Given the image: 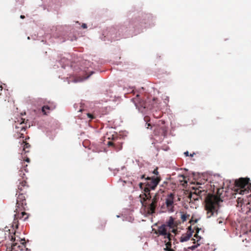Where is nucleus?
I'll return each mask as SVG.
<instances>
[{
  "mask_svg": "<svg viewBox=\"0 0 251 251\" xmlns=\"http://www.w3.org/2000/svg\"><path fill=\"white\" fill-rule=\"evenodd\" d=\"M174 197L175 194L173 193H170L167 195L165 203L167 207H169L172 206L174 204Z\"/></svg>",
  "mask_w": 251,
  "mask_h": 251,
  "instance_id": "f8f14e48",
  "label": "nucleus"
},
{
  "mask_svg": "<svg viewBox=\"0 0 251 251\" xmlns=\"http://www.w3.org/2000/svg\"><path fill=\"white\" fill-rule=\"evenodd\" d=\"M112 110V108L106 103L104 104L99 103L96 105L93 113L87 112L86 113L88 118L90 120H93L97 117H100L102 115L108 114Z\"/></svg>",
  "mask_w": 251,
  "mask_h": 251,
  "instance_id": "7ed1b4c3",
  "label": "nucleus"
},
{
  "mask_svg": "<svg viewBox=\"0 0 251 251\" xmlns=\"http://www.w3.org/2000/svg\"><path fill=\"white\" fill-rule=\"evenodd\" d=\"M90 75H88V76H87V78H89V77H90Z\"/></svg>",
  "mask_w": 251,
  "mask_h": 251,
  "instance_id": "338daca9",
  "label": "nucleus"
},
{
  "mask_svg": "<svg viewBox=\"0 0 251 251\" xmlns=\"http://www.w3.org/2000/svg\"><path fill=\"white\" fill-rule=\"evenodd\" d=\"M81 27L83 29H86L87 28V25L85 23H83L81 25Z\"/></svg>",
  "mask_w": 251,
  "mask_h": 251,
  "instance_id": "72a5a7b5",
  "label": "nucleus"
},
{
  "mask_svg": "<svg viewBox=\"0 0 251 251\" xmlns=\"http://www.w3.org/2000/svg\"><path fill=\"white\" fill-rule=\"evenodd\" d=\"M90 72H91L90 75H92L94 73L93 71H91Z\"/></svg>",
  "mask_w": 251,
  "mask_h": 251,
  "instance_id": "864d4df0",
  "label": "nucleus"
},
{
  "mask_svg": "<svg viewBox=\"0 0 251 251\" xmlns=\"http://www.w3.org/2000/svg\"><path fill=\"white\" fill-rule=\"evenodd\" d=\"M26 251H30V249H28L26 248Z\"/></svg>",
  "mask_w": 251,
  "mask_h": 251,
  "instance_id": "5fc2aeb1",
  "label": "nucleus"
},
{
  "mask_svg": "<svg viewBox=\"0 0 251 251\" xmlns=\"http://www.w3.org/2000/svg\"><path fill=\"white\" fill-rule=\"evenodd\" d=\"M152 173L154 175H155L157 176L158 175V174H159V172L158 171V168H156L155 169L153 170V171H152Z\"/></svg>",
  "mask_w": 251,
  "mask_h": 251,
  "instance_id": "cd10ccee",
  "label": "nucleus"
},
{
  "mask_svg": "<svg viewBox=\"0 0 251 251\" xmlns=\"http://www.w3.org/2000/svg\"><path fill=\"white\" fill-rule=\"evenodd\" d=\"M117 218H119V217H120V216H119V215H117Z\"/></svg>",
  "mask_w": 251,
  "mask_h": 251,
  "instance_id": "680f3d73",
  "label": "nucleus"
},
{
  "mask_svg": "<svg viewBox=\"0 0 251 251\" xmlns=\"http://www.w3.org/2000/svg\"><path fill=\"white\" fill-rule=\"evenodd\" d=\"M179 176L181 177H182L183 178H185V176H184V175H179Z\"/></svg>",
  "mask_w": 251,
  "mask_h": 251,
  "instance_id": "79ce46f5",
  "label": "nucleus"
},
{
  "mask_svg": "<svg viewBox=\"0 0 251 251\" xmlns=\"http://www.w3.org/2000/svg\"><path fill=\"white\" fill-rule=\"evenodd\" d=\"M170 207H171L168 209V212L169 213H172L174 211V207L173 206H170Z\"/></svg>",
  "mask_w": 251,
  "mask_h": 251,
  "instance_id": "473e14b6",
  "label": "nucleus"
},
{
  "mask_svg": "<svg viewBox=\"0 0 251 251\" xmlns=\"http://www.w3.org/2000/svg\"><path fill=\"white\" fill-rule=\"evenodd\" d=\"M21 147L23 148L22 152L21 153V156L24 153L25 154L27 152H29V151L26 150V149H28L30 148V145L28 143H26L25 141H23L22 144H21Z\"/></svg>",
  "mask_w": 251,
  "mask_h": 251,
  "instance_id": "4468645a",
  "label": "nucleus"
},
{
  "mask_svg": "<svg viewBox=\"0 0 251 251\" xmlns=\"http://www.w3.org/2000/svg\"><path fill=\"white\" fill-rule=\"evenodd\" d=\"M196 248H197L198 247H199L201 245V244L199 242H197L196 244L194 245Z\"/></svg>",
  "mask_w": 251,
  "mask_h": 251,
  "instance_id": "c9c22d12",
  "label": "nucleus"
},
{
  "mask_svg": "<svg viewBox=\"0 0 251 251\" xmlns=\"http://www.w3.org/2000/svg\"><path fill=\"white\" fill-rule=\"evenodd\" d=\"M43 9H44V10H45V6H43Z\"/></svg>",
  "mask_w": 251,
  "mask_h": 251,
  "instance_id": "e2e57ef3",
  "label": "nucleus"
},
{
  "mask_svg": "<svg viewBox=\"0 0 251 251\" xmlns=\"http://www.w3.org/2000/svg\"><path fill=\"white\" fill-rule=\"evenodd\" d=\"M78 111H79V112L81 111V109H79V110H78Z\"/></svg>",
  "mask_w": 251,
  "mask_h": 251,
  "instance_id": "bf43d9fd",
  "label": "nucleus"
},
{
  "mask_svg": "<svg viewBox=\"0 0 251 251\" xmlns=\"http://www.w3.org/2000/svg\"><path fill=\"white\" fill-rule=\"evenodd\" d=\"M122 149V146H120V148H119V150H121Z\"/></svg>",
  "mask_w": 251,
  "mask_h": 251,
  "instance_id": "052dcab7",
  "label": "nucleus"
},
{
  "mask_svg": "<svg viewBox=\"0 0 251 251\" xmlns=\"http://www.w3.org/2000/svg\"><path fill=\"white\" fill-rule=\"evenodd\" d=\"M163 100H164V106L165 105H166L167 104V102L169 101V97L168 96H165V98L163 99Z\"/></svg>",
  "mask_w": 251,
  "mask_h": 251,
  "instance_id": "a878e982",
  "label": "nucleus"
},
{
  "mask_svg": "<svg viewBox=\"0 0 251 251\" xmlns=\"http://www.w3.org/2000/svg\"><path fill=\"white\" fill-rule=\"evenodd\" d=\"M90 75H88V76H87V78H89V77H90Z\"/></svg>",
  "mask_w": 251,
  "mask_h": 251,
  "instance_id": "0e129e2a",
  "label": "nucleus"
},
{
  "mask_svg": "<svg viewBox=\"0 0 251 251\" xmlns=\"http://www.w3.org/2000/svg\"><path fill=\"white\" fill-rule=\"evenodd\" d=\"M17 219H18L17 217V214H15L14 215V221L13 222L12 227L13 228H14V227L15 226L16 229H18L19 228V224H18V221L17 220Z\"/></svg>",
  "mask_w": 251,
  "mask_h": 251,
  "instance_id": "f3484780",
  "label": "nucleus"
},
{
  "mask_svg": "<svg viewBox=\"0 0 251 251\" xmlns=\"http://www.w3.org/2000/svg\"><path fill=\"white\" fill-rule=\"evenodd\" d=\"M200 192H201V191H200V190H198V191L197 190L196 191V193H199V194Z\"/></svg>",
  "mask_w": 251,
  "mask_h": 251,
  "instance_id": "09e8293b",
  "label": "nucleus"
},
{
  "mask_svg": "<svg viewBox=\"0 0 251 251\" xmlns=\"http://www.w3.org/2000/svg\"><path fill=\"white\" fill-rule=\"evenodd\" d=\"M144 122H145V127H147V128H149L151 125V124L149 123V122L150 121V118L148 116H145L144 117Z\"/></svg>",
  "mask_w": 251,
  "mask_h": 251,
  "instance_id": "a211bd4d",
  "label": "nucleus"
},
{
  "mask_svg": "<svg viewBox=\"0 0 251 251\" xmlns=\"http://www.w3.org/2000/svg\"><path fill=\"white\" fill-rule=\"evenodd\" d=\"M127 93H132L133 95H135V97L131 98V100L133 102L132 99H135V101L139 106H141V102L143 103L144 101L140 98V94L138 92H136L133 87L127 88V93L125 94L126 97H127V96H126Z\"/></svg>",
  "mask_w": 251,
  "mask_h": 251,
  "instance_id": "6e6552de",
  "label": "nucleus"
},
{
  "mask_svg": "<svg viewBox=\"0 0 251 251\" xmlns=\"http://www.w3.org/2000/svg\"><path fill=\"white\" fill-rule=\"evenodd\" d=\"M158 126L154 129L155 134H158V136L166 137L168 132V127L165 126V121L161 120L159 121Z\"/></svg>",
  "mask_w": 251,
  "mask_h": 251,
  "instance_id": "0eeeda50",
  "label": "nucleus"
},
{
  "mask_svg": "<svg viewBox=\"0 0 251 251\" xmlns=\"http://www.w3.org/2000/svg\"><path fill=\"white\" fill-rule=\"evenodd\" d=\"M50 107L49 106H48V105H44L41 108L42 112L44 115H46L47 114L46 110H50Z\"/></svg>",
  "mask_w": 251,
  "mask_h": 251,
  "instance_id": "6ab92c4d",
  "label": "nucleus"
},
{
  "mask_svg": "<svg viewBox=\"0 0 251 251\" xmlns=\"http://www.w3.org/2000/svg\"><path fill=\"white\" fill-rule=\"evenodd\" d=\"M215 176H220V175L219 174H215L214 175Z\"/></svg>",
  "mask_w": 251,
  "mask_h": 251,
  "instance_id": "603ef678",
  "label": "nucleus"
},
{
  "mask_svg": "<svg viewBox=\"0 0 251 251\" xmlns=\"http://www.w3.org/2000/svg\"><path fill=\"white\" fill-rule=\"evenodd\" d=\"M27 39L29 40L30 39V37H27Z\"/></svg>",
  "mask_w": 251,
  "mask_h": 251,
  "instance_id": "13d9d810",
  "label": "nucleus"
},
{
  "mask_svg": "<svg viewBox=\"0 0 251 251\" xmlns=\"http://www.w3.org/2000/svg\"><path fill=\"white\" fill-rule=\"evenodd\" d=\"M171 248H168L167 247H166L164 249V250L165 251H169V250Z\"/></svg>",
  "mask_w": 251,
  "mask_h": 251,
  "instance_id": "a19ab883",
  "label": "nucleus"
},
{
  "mask_svg": "<svg viewBox=\"0 0 251 251\" xmlns=\"http://www.w3.org/2000/svg\"><path fill=\"white\" fill-rule=\"evenodd\" d=\"M145 197L149 202L145 203L143 201L141 200L140 202L142 205L147 209L148 212L150 214L153 215L155 213L156 209L157 207V201L159 197L157 195H155L153 199H151V197L149 194L146 195Z\"/></svg>",
  "mask_w": 251,
  "mask_h": 251,
  "instance_id": "39448f33",
  "label": "nucleus"
},
{
  "mask_svg": "<svg viewBox=\"0 0 251 251\" xmlns=\"http://www.w3.org/2000/svg\"><path fill=\"white\" fill-rule=\"evenodd\" d=\"M195 230L196 231V234H198V233H199L201 229V228H200L198 226H196L194 228Z\"/></svg>",
  "mask_w": 251,
  "mask_h": 251,
  "instance_id": "7c9ffc66",
  "label": "nucleus"
},
{
  "mask_svg": "<svg viewBox=\"0 0 251 251\" xmlns=\"http://www.w3.org/2000/svg\"><path fill=\"white\" fill-rule=\"evenodd\" d=\"M145 180H151V181L145 183L140 182L139 184V186L141 190L145 192H149L150 190H155L161 180V178L159 176H148L145 178Z\"/></svg>",
  "mask_w": 251,
  "mask_h": 251,
  "instance_id": "20e7f679",
  "label": "nucleus"
},
{
  "mask_svg": "<svg viewBox=\"0 0 251 251\" xmlns=\"http://www.w3.org/2000/svg\"><path fill=\"white\" fill-rule=\"evenodd\" d=\"M26 182L25 181H22L20 182V184H21V185H18V188L19 190L22 191V187H24L25 185Z\"/></svg>",
  "mask_w": 251,
  "mask_h": 251,
  "instance_id": "b1692460",
  "label": "nucleus"
},
{
  "mask_svg": "<svg viewBox=\"0 0 251 251\" xmlns=\"http://www.w3.org/2000/svg\"><path fill=\"white\" fill-rule=\"evenodd\" d=\"M197 221H198V220H196L195 221V223H197Z\"/></svg>",
  "mask_w": 251,
  "mask_h": 251,
  "instance_id": "774afa93",
  "label": "nucleus"
},
{
  "mask_svg": "<svg viewBox=\"0 0 251 251\" xmlns=\"http://www.w3.org/2000/svg\"><path fill=\"white\" fill-rule=\"evenodd\" d=\"M141 179H145V175H142L141 176Z\"/></svg>",
  "mask_w": 251,
  "mask_h": 251,
  "instance_id": "49530a36",
  "label": "nucleus"
},
{
  "mask_svg": "<svg viewBox=\"0 0 251 251\" xmlns=\"http://www.w3.org/2000/svg\"><path fill=\"white\" fill-rule=\"evenodd\" d=\"M28 219V216L26 217L25 218H24V221H25L26 219Z\"/></svg>",
  "mask_w": 251,
  "mask_h": 251,
  "instance_id": "3c124183",
  "label": "nucleus"
},
{
  "mask_svg": "<svg viewBox=\"0 0 251 251\" xmlns=\"http://www.w3.org/2000/svg\"><path fill=\"white\" fill-rule=\"evenodd\" d=\"M184 155L185 156H189V151H185L184 152Z\"/></svg>",
  "mask_w": 251,
  "mask_h": 251,
  "instance_id": "f704fd0d",
  "label": "nucleus"
},
{
  "mask_svg": "<svg viewBox=\"0 0 251 251\" xmlns=\"http://www.w3.org/2000/svg\"><path fill=\"white\" fill-rule=\"evenodd\" d=\"M218 209L217 207L212 204L207 208V218H209L212 216L215 217L218 215Z\"/></svg>",
  "mask_w": 251,
  "mask_h": 251,
  "instance_id": "9d476101",
  "label": "nucleus"
},
{
  "mask_svg": "<svg viewBox=\"0 0 251 251\" xmlns=\"http://www.w3.org/2000/svg\"><path fill=\"white\" fill-rule=\"evenodd\" d=\"M90 75H88V76H87V78H89V77H90Z\"/></svg>",
  "mask_w": 251,
  "mask_h": 251,
  "instance_id": "69168bd1",
  "label": "nucleus"
},
{
  "mask_svg": "<svg viewBox=\"0 0 251 251\" xmlns=\"http://www.w3.org/2000/svg\"><path fill=\"white\" fill-rule=\"evenodd\" d=\"M175 219L172 216L169 217V220L166 222L165 225L167 227H168L170 229L172 228V226L174 223Z\"/></svg>",
  "mask_w": 251,
  "mask_h": 251,
  "instance_id": "dca6fc26",
  "label": "nucleus"
},
{
  "mask_svg": "<svg viewBox=\"0 0 251 251\" xmlns=\"http://www.w3.org/2000/svg\"><path fill=\"white\" fill-rule=\"evenodd\" d=\"M181 213V219L182 222H185L187 220V217H189L190 215H187L186 214H183L182 212H180Z\"/></svg>",
  "mask_w": 251,
  "mask_h": 251,
  "instance_id": "412c9836",
  "label": "nucleus"
},
{
  "mask_svg": "<svg viewBox=\"0 0 251 251\" xmlns=\"http://www.w3.org/2000/svg\"><path fill=\"white\" fill-rule=\"evenodd\" d=\"M25 161L28 163L30 162V159L28 157H26V159H25Z\"/></svg>",
  "mask_w": 251,
  "mask_h": 251,
  "instance_id": "ea45409f",
  "label": "nucleus"
},
{
  "mask_svg": "<svg viewBox=\"0 0 251 251\" xmlns=\"http://www.w3.org/2000/svg\"><path fill=\"white\" fill-rule=\"evenodd\" d=\"M156 17L151 13L143 12L134 13L128 22L123 25L111 26L103 31L100 38L104 41L118 40L120 38H127L136 35L148 26L154 25Z\"/></svg>",
  "mask_w": 251,
  "mask_h": 251,
  "instance_id": "f257e3e1",
  "label": "nucleus"
},
{
  "mask_svg": "<svg viewBox=\"0 0 251 251\" xmlns=\"http://www.w3.org/2000/svg\"><path fill=\"white\" fill-rule=\"evenodd\" d=\"M194 237H196L197 239V242H199L201 240V236H199L197 234H195L194 235Z\"/></svg>",
  "mask_w": 251,
  "mask_h": 251,
  "instance_id": "c85d7f7f",
  "label": "nucleus"
},
{
  "mask_svg": "<svg viewBox=\"0 0 251 251\" xmlns=\"http://www.w3.org/2000/svg\"><path fill=\"white\" fill-rule=\"evenodd\" d=\"M68 63V60L65 57H63L60 60L57 61L54 66H57L58 68L60 66L62 69H65L66 67H69Z\"/></svg>",
  "mask_w": 251,
  "mask_h": 251,
  "instance_id": "9b49d317",
  "label": "nucleus"
},
{
  "mask_svg": "<svg viewBox=\"0 0 251 251\" xmlns=\"http://www.w3.org/2000/svg\"><path fill=\"white\" fill-rule=\"evenodd\" d=\"M21 130L25 131V126H22L21 127Z\"/></svg>",
  "mask_w": 251,
  "mask_h": 251,
  "instance_id": "c03bdc74",
  "label": "nucleus"
},
{
  "mask_svg": "<svg viewBox=\"0 0 251 251\" xmlns=\"http://www.w3.org/2000/svg\"><path fill=\"white\" fill-rule=\"evenodd\" d=\"M217 222L219 224H222L224 222V220L223 219H218L217 220Z\"/></svg>",
  "mask_w": 251,
  "mask_h": 251,
  "instance_id": "2f4dec72",
  "label": "nucleus"
},
{
  "mask_svg": "<svg viewBox=\"0 0 251 251\" xmlns=\"http://www.w3.org/2000/svg\"><path fill=\"white\" fill-rule=\"evenodd\" d=\"M113 136V141H109L107 142V145L108 146H112V147H115L116 145V141L114 139V135H112Z\"/></svg>",
  "mask_w": 251,
  "mask_h": 251,
  "instance_id": "aec40b11",
  "label": "nucleus"
},
{
  "mask_svg": "<svg viewBox=\"0 0 251 251\" xmlns=\"http://www.w3.org/2000/svg\"><path fill=\"white\" fill-rule=\"evenodd\" d=\"M192 240L194 241L195 243H196V240L195 239L193 238Z\"/></svg>",
  "mask_w": 251,
  "mask_h": 251,
  "instance_id": "6e6d98bb",
  "label": "nucleus"
},
{
  "mask_svg": "<svg viewBox=\"0 0 251 251\" xmlns=\"http://www.w3.org/2000/svg\"><path fill=\"white\" fill-rule=\"evenodd\" d=\"M234 185L237 189H241L242 191H246L251 187V183L249 177L236 179L234 181Z\"/></svg>",
  "mask_w": 251,
  "mask_h": 251,
  "instance_id": "423d86ee",
  "label": "nucleus"
},
{
  "mask_svg": "<svg viewBox=\"0 0 251 251\" xmlns=\"http://www.w3.org/2000/svg\"><path fill=\"white\" fill-rule=\"evenodd\" d=\"M132 100L139 112L143 115L149 112V113L151 114L154 118L158 119L161 118L163 114L161 103L158 101L156 98H153L151 101H144L143 103L141 102L140 106L137 104L135 99H133Z\"/></svg>",
  "mask_w": 251,
  "mask_h": 251,
  "instance_id": "f03ea898",
  "label": "nucleus"
},
{
  "mask_svg": "<svg viewBox=\"0 0 251 251\" xmlns=\"http://www.w3.org/2000/svg\"><path fill=\"white\" fill-rule=\"evenodd\" d=\"M25 215H27V213L25 212H22L21 214H17V217L19 219H22L24 217V216Z\"/></svg>",
  "mask_w": 251,
  "mask_h": 251,
  "instance_id": "393cba45",
  "label": "nucleus"
},
{
  "mask_svg": "<svg viewBox=\"0 0 251 251\" xmlns=\"http://www.w3.org/2000/svg\"><path fill=\"white\" fill-rule=\"evenodd\" d=\"M164 238H167L169 240H171L173 238V235H172L169 232H167V235L164 236Z\"/></svg>",
  "mask_w": 251,
  "mask_h": 251,
  "instance_id": "4be33fe9",
  "label": "nucleus"
},
{
  "mask_svg": "<svg viewBox=\"0 0 251 251\" xmlns=\"http://www.w3.org/2000/svg\"><path fill=\"white\" fill-rule=\"evenodd\" d=\"M196 248L194 245H192L191 246H190L188 247L187 249H185V251H188V250H190L191 251H195L196 250Z\"/></svg>",
  "mask_w": 251,
  "mask_h": 251,
  "instance_id": "bb28decb",
  "label": "nucleus"
},
{
  "mask_svg": "<svg viewBox=\"0 0 251 251\" xmlns=\"http://www.w3.org/2000/svg\"><path fill=\"white\" fill-rule=\"evenodd\" d=\"M3 99L4 100V101L8 100L7 99V96L6 95L5 97L3 98Z\"/></svg>",
  "mask_w": 251,
  "mask_h": 251,
  "instance_id": "37998d69",
  "label": "nucleus"
},
{
  "mask_svg": "<svg viewBox=\"0 0 251 251\" xmlns=\"http://www.w3.org/2000/svg\"><path fill=\"white\" fill-rule=\"evenodd\" d=\"M25 200V197L24 196L23 194H20L17 198V206L18 207H19L20 204L19 202L21 201L22 202V204H24V201Z\"/></svg>",
  "mask_w": 251,
  "mask_h": 251,
  "instance_id": "2eb2a0df",
  "label": "nucleus"
},
{
  "mask_svg": "<svg viewBox=\"0 0 251 251\" xmlns=\"http://www.w3.org/2000/svg\"><path fill=\"white\" fill-rule=\"evenodd\" d=\"M16 2H18V1L20 2V0H16ZM23 0H20V4H23Z\"/></svg>",
  "mask_w": 251,
  "mask_h": 251,
  "instance_id": "58836bf2",
  "label": "nucleus"
},
{
  "mask_svg": "<svg viewBox=\"0 0 251 251\" xmlns=\"http://www.w3.org/2000/svg\"><path fill=\"white\" fill-rule=\"evenodd\" d=\"M171 229H172V230H171V231L172 232H173V233H176V229H175V228H173V227H172Z\"/></svg>",
  "mask_w": 251,
  "mask_h": 251,
  "instance_id": "4c0bfd02",
  "label": "nucleus"
},
{
  "mask_svg": "<svg viewBox=\"0 0 251 251\" xmlns=\"http://www.w3.org/2000/svg\"><path fill=\"white\" fill-rule=\"evenodd\" d=\"M8 90L4 89L3 90V87L1 84H0V96H2V93L4 92L5 95L8 93Z\"/></svg>",
  "mask_w": 251,
  "mask_h": 251,
  "instance_id": "5701e85b",
  "label": "nucleus"
},
{
  "mask_svg": "<svg viewBox=\"0 0 251 251\" xmlns=\"http://www.w3.org/2000/svg\"><path fill=\"white\" fill-rule=\"evenodd\" d=\"M195 154V152H193L192 153H191L190 154H189V156L190 157H193Z\"/></svg>",
  "mask_w": 251,
  "mask_h": 251,
  "instance_id": "a18cd8bd",
  "label": "nucleus"
},
{
  "mask_svg": "<svg viewBox=\"0 0 251 251\" xmlns=\"http://www.w3.org/2000/svg\"><path fill=\"white\" fill-rule=\"evenodd\" d=\"M169 251H175L173 249L171 248L169 250Z\"/></svg>",
  "mask_w": 251,
  "mask_h": 251,
  "instance_id": "8fccbe9b",
  "label": "nucleus"
},
{
  "mask_svg": "<svg viewBox=\"0 0 251 251\" xmlns=\"http://www.w3.org/2000/svg\"><path fill=\"white\" fill-rule=\"evenodd\" d=\"M10 240L12 242H15V240H16V237H13V236H12L11 238V239Z\"/></svg>",
  "mask_w": 251,
  "mask_h": 251,
  "instance_id": "e433bc0d",
  "label": "nucleus"
},
{
  "mask_svg": "<svg viewBox=\"0 0 251 251\" xmlns=\"http://www.w3.org/2000/svg\"><path fill=\"white\" fill-rule=\"evenodd\" d=\"M187 229V232L182 234V235L180 238V242L181 243H183L188 241L193 235L194 231L192 229L191 226H188Z\"/></svg>",
  "mask_w": 251,
  "mask_h": 251,
  "instance_id": "1a4fd4ad",
  "label": "nucleus"
},
{
  "mask_svg": "<svg viewBox=\"0 0 251 251\" xmlns=\"http://www.w3.org/2000/svg\"><path fill=\"white\" fill-rule=\"evenodd\" d=\"M21 241H23V242H21V244L25 247L26 243L25 242V238H23L22 239H20Z\"/></svg>",
  "mask_w": 251,
  "mask_h": 251,
  "instance_id": "c756f323",
  "label": "nucleus"
},
{
  "mask_svg": "<svg viewBox=\"0 0 251 251\" xmlns=\"http://www.w3.org/2000/svg\"><path fill=\"white\" fill-rule=\"evenodd\" d=\"M20 172H21V173L20 174V175H21L22 173V171H20Z\"/></svg>",
  "mask_w": 251,
  "mask_h": 251,
  "instance_id": "4d7b16f0",
  "label": "nucleus"
},
{
  "mask_svg": "<svg viewBox=\"0 0 251 251\" xmlns=\"http://www.w3.org/2000/svg\"><path fill=\"white\" fill-rule=\"evenodd\" d=\"M167 232H168V231L166 225H165V224H162L158 227V231L155 232V233L159 236H164L167 235Z\"/></svg>",
  "mask_w": 251,
  "mask_h": 251,
  "instance_id": "ddd939ff",
  "label": "nucleus"
},
{
  "mask_svg": "<svg viewBox=\"0 0 251 251\" xmlns=\"http://www.w3.org/2000/svg\"><path fill=\"white\" fill-rule=\"evenodd\" d=\"M25 18V16L24 15H21L20 16V18H21V19H24Z\"/></svg>",
  "mask_w": 251,
  "mask_h": 251,
  "instance_id": "de8ad7c7",
  "label": "nucleus"
}]
</instances>
